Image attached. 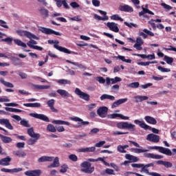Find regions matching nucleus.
Wrapping results in <instances>:
<instances>
[{
  "instance_id": "obj_57",
  "label": "nucleus",
  "mask_w": 176,
  "mask_h": 176,
  "mask_svg": "<svg viewBox=\"0 0 176 176\" xmlns=\"http://www.w3.org/2000/svg\"><path fill=\"white\" fill-rule=\"evenodd\" d=\"M20 171H23L22 168H14L11 169V174H14V173H20Z\"/></svg>"
},
{
  "instance_id": "obj_25",
  "label": "nucleus",
  "mask_w": 176,
  "mask_h": 176,
  "mask_svg": "<svg viewBox=\"0 0 176 176\" xmlns=\"http://www.w3.org/2000/svg\"><path fill=\"white\" fill-rule=\"evenodd\" d=\"M54 159V157H50V156H42L40 158L38 159V163H43L45 162H53V160Z\"/></svg>"
},
{
  "instance_id": "obj_39",
  "label": "nucleus",
  "mask_w": 176,
  "mask_h": 176,
  "mask_svg": "<svg viewBox=\"0 0 176 176\" xmlns=\"http://www.w3.org/2000/svg\"><path fill=\"white\" fill-rule=\"evenodd\" d=\"M28 134L31 138L41 137V135L39 133H35V132H34V128H30V129H28Z\"/></svg>"
},
{
  "instance_id": "obj_20",
  "label": "nucleus",
  "mask_w": 176,
  "mask_h": 176,
  "mask_svg": "<svg viewBox=\"0 0 176 176\" xmlns=\"http://www.w3.org/2000/svg\"><path fill=\"white\" fill-rule=\"evenodd\" d=\"M38 12L42 16L43 19H47V17H49V10L44 7L40 8Z\"/></svg>"
},
{
  "instance_id": "obj_48",
  "label": "nucleus",
  "mask_w": 176,
  "mask_h": 176,
  "mask_svg": "<svg viewBox=\"0 0 176 176\" xmlns=\"http://www.w3.org/2000/svg\"><path fill=\"white\" fill-rule=\"evenodd\" d=\"M57 82L60 85H71V81L65 79L58 80Z\"/></svg>"
},
{
  "instance_id": "obj_47",
  "label": "nucleus",
  "mask_w": 176,
  "mask_h": 176,
  "mask_svg": "<svg viewBox=\"0 0 176 176\" xmlns=\"http://www.w3.org/2000/svg\"><path fill=\"white\" fill-rule=\"evenodd\" d=\"M164 60L166 61V63H167V64H169V65H171L174 61V58L167 56H164Z\"/></svg>"
},
{
  "instance_id": "obj_38",
  "label": "nucleus",
  "mask_w": 176,
  "mask_h": 176,
  "mask_svg": "<svg viewBox=\"0 0 176 176\" xmlns=\"http://www.w3.org/2000/svg\"><path fill=\"white\" fill-rule=\"evenodd\" d=\"M13 155H14L15 156H18V157H25V156H27V153L21 151H13Z\"/></svg>"
},
{
  "instance_id": "obj_19",
  "label": "nucleus",
  "mask_w": 176,
  "mask_h": 176,
  "mask_svg": "<svg viewBox=\"0 0 176 176\" xmlns=\"http://www.w3.org/2000/svg\"><path fill=\"white\" fill-rule=\"evenodd\" d=\"M12 162V158L7 156L5 158L0 160V166H10V162Z\"/></svg>"
},
{
  "instance_id": "obj_63",
  "label": "nucleus",
  "mask_w": 176,
  "mask_h": 176,
  "mask_svg": "<svg viewBox=\"0 0 176 176\" xmlns=\"http://www.w3.org/2000/svg\"><path fill=\"white\" fill-rule=\"evenodd\" d=\"M69 20L71 21H80L82 20V19H80V16H76L70 18Z\"/></svg>"
},
{
  "instance_id": "obj_13",
  "label": "nucleus",
  "mask_w": 176,
  "mask_h": 176,
  "mask_svg": "<svg viewBox=\"0 0 176 176\" xmlns=\"http://www.w3.org/2000/svg\"><path fill=\"white\" fill-rule=\"evenodd\" d=\"M134 123L135 124H138V126H140L141 129H144V130L151 129V126L146 124V123H145L144 121H140L139 120H135Z\"/></svg>"
},
{
  "instance_id": "obj_45",
  "label": "nucleus",
  "mask_w": 176,
  "mask_h": 176,
  "mask_svg": "<svg viewBox=\"0 0 176 176\" xmlns=\"http://www.w3.org/2000/svg\"><path fill=\"white\" fill-rule=\"evenodd\" d=\"M117 58H119V60H121V61H123L124 63L131 64V59H126V58L123 56L119 55L118 56H117Z\"/></svg>"
},
{
  "instance_id": "obj_44",
  "label": "nucleus",
  "mask_w": 176,
  "mask_h": 176,
  "mask_svg": "<svg viewBox=\"0 0 176 176\" xmlns=\"http://www.w3.org/2000/svg\"><path fill=\"white\" fill-rule=\"evenodd\" d=\"M127 87H131V89H138V87H140V82H131L127 85Z\"/></svg>"
},
{
  "instance_id": "obj_3",
  "label": "nucleus",
  "mask_w": 176,
  "mask_h": 176,
  "mask_svg": "<svg viewBox=\"0 0 176 176\" xmlns=\"http://www.w3.org/2000/svg\"><path fill=\"white\" fill-rule=\"evenodd\" d=\"M82 169L81 171L82 173H85L86 174H91L94 173V166L91 167V164L89 162H84L80 164Z\"/></svg>"
},
{
  "instance_id": "obj_60",
  "label": "nucleus",
  "mask_w": 176,
  "mask_h": 176,
  "mask_svg": "<svg viewBox=\"0 0 176 176\" xmlns=\"http://www.w3.org/2000/svg\"><path fill=\"white\" fill-rule=\"evenodd\" d=\"M0 27H3V28H9V26L6 25V21L3 20H0Z\"/></svg>"
},
{
  "instance_id": "obj_30",
  "label": "nucleus",
  "mask_w": 176,
  "mask_h": 176,
  "mask_svg": "<svg viewBox=\"0 0 176 176\" xmlns=\"http://www.w3.org/2000/svg\"><path fill=\"white\" fill-rule=\"evenodd\" d=\"M126 159H127L128 160L131 161V163H135L137 162H138V160H140V159H138V157L134 156V155H131L130 154H126L125 155Z\"/></svg>"
},
{
  "instance_id": "obj_2",
  "label": "nucleus",
  "mask_w": 176,
  "mask_h": 176,
  "mask_svg": "<svg viewBox=\"0 0 176 176\" xmlns=\"http://www.w3.org/2000/svg\"><path fill=\"white\" fill-rule=\"evenodd\" d=\"M16 32L18 35H19V36H25L26 38H28V39H36V41H39V37L35 36L28 31L18 30L16 31Z\"/></svg>"
},
{
  "instance_id": "obj_26",
  "label": "nucleus",
  "mask_w": 176,
  "mask_h": 176,
  "mask_svg": "<svg viewBox=\"0 0 176 176\" xmlns=\"http://www.w3.org/2000/svg\"><path fill=\"white\" fill-rule=\"evenodd\" d=\"M127 100H128L127 98H122L116 100L111 105V108H116V107H119V105L122 104H124V102H127Z\"/></svg>"
},
{
  "instance_id": "obj_17",
  "label": "nucleus",
  "mask_w": 176,
  "mask_h": 176,
  "mask_svg": "<svg viewBox=\"0 0 176 176\" xmlns=\"http://www.w3.org/2000/svg\"><path fill=\"white\" fill-rule=\"evenodd\" d=\"M55 102H56V100H54V99H51L47 102V104L49 108L51 109L52 112H54L55 113H57V112H58V110L54 108Z\"/></svg>"
},
{
  "instance_id": "obj_14",
  "label": "nucleus",
  "mask_w": 176,
  "mask_h": 176,
  "mask_svg": "<svg viewBox=\"0 0 176 176\" xmlns=\"http://www.w3.org/2000/svg\"><path fill=\"white\" fill-rule=\"evenodd\" d=\"M0 124L6 126V129H8V130H13V126H12V124H10V122L8 119H0Z\"/></svg>"
},
{
  "instance_id": "obj_31",
  "label": "nucleus",
  "mask_w": 176,
  "mask_h": 176,
  "mask_svg": "<svg viewBox=\"0 0 176 176\" xmlns=\"http://www.w3.org/2000/svg\"><path fill=\"white\" fill-rule=\"evenodd\" d=\"M144 120H146V122H147V123H149L150 124H156V123H157L156 119L149 116H145Z\"/></svg>"
},
{
  "instance_id": "obj_6",
  "label": "nucleus",
  "mask_w": 176,
  "mask_h": 176,
  "mask_svg": "<svg viewBox=\"0 0 176 176\" xmlns=\"http://www.w3.org/2000/svg\"><path fill=\"white\" fill-rule=\"evenodd\" d=\"M38 31H41V32H43V34H46V35H52V34H54V35H57L58 36H61V33L58 32H56L50 28H40L38 29Z\"/></svg>"
},
{
  "instance_id": "obj_15",
  "label": "nucleus",
  "mask_w": 176,
  "mask_h": 176,
  "mask_svg": "<svg viewBox=\"0 0 176 176\" xmlns=\"http://www.w3.org/2000/svg\"><path fill=\"white\" fill-rule=\"evenodd\" d=\"M107 27L113 31V32H119V28H118V24L114 22H108L107 23Z\"/></svg>"
},
{
  "instance_id": "obj_22",
  "label": "nucleus",
  "mask_w": 176,
  "mask_h": 176,
  "mask_svg": "<svg viewBox=\"0 0 176 176\" xmlns=\"http://www.w3.org/2000/svg\"><path fill=\"white\" fill-rule=\"evenodd\" d=\"M53 163L48 165V168H56V167H60V161L58 160V157H56L53 159Z\"/></svg>"
},
{
  "instance_id": "obj_43",
  "label": "nucleus",
  "mask_w": 176,
  "mask_h": 176,
  "mask_svg": "<svg viewBox=\"0 0 176 176\" xmlns=\"http://www.w3.org/2000/svg\"><path fill=\"white\" fill-rule=\"evenodd\" d=\"M47 131H50V133H56V131H57V129H56L54 125L49 124L47 126Z\"/></svg>"
},
{
  "instance_id": "obj_34",
  "label": "nucleus",
  "mask_w": 176,
  "mask_h": 176,
  "mask_svg": "<svg viewBox=\"0 0 176 176\" xmlns=\"http://www.w3.org/2000/svg\"><path fill=\"white\" fill-rule=\"evenodd\" d=\"M41 137H32L28 140V145H35Z\"/></svg>"
},
{
  "instance_id": "obj_12",
  "label": "nucleus",
  "mask_w": 176,
  "mask_h": 176,
  "mask_svg": "<svg viewBox=\"0 0 176 176\" xmlns=\"http://www.w3.org/2000/svg\"><path fill=\"white\" fill-rule=\"evenodd\" d=\"M97 113L100 118H105L108 113V107H100L97 110Z\"/></svg>"
},
{
  "instance_id": "obj_33",
  "label": "nucleus",
  "mask_w": 176,
  "mask_h": 176,
  "mask_svg": "<svg viewBox=\"0 0 176 176\" xmlns=\"http://www.w3.org/2000/svg\"><path fill=\"white\" fill-rule=\"evenodd\" d=\"M142 11L139 12V16H144V14L148 13V14H155V13H153V12L148 10V8H144V6H142Z\"/></svg>"
},
{
  "instance_id": "obj_40",
  "label": "nucleus",
  "mask_w": 176,
  "mask_h": 176,
  "mask_svg": "<svg viewBox=\"0 0 176 176\" xmlns=\"http://www.w3.org/2000/svg\"><path fill=\"white\" fill-rule=\"evenodd\" d=\"M131 151L133 152V153H145V152H148V150L137 148H132Z\"/></svg>"
},
{
  "instance_id": "obj_37",
  "label": "nucleus",
  "mask_w": 176,
  "mask_h": 176,
  "mask_svg": "<svg viewBox=\"0 0 176 176\" xmlns=\"http://www.w3.org/2000/svg\"><path fill=\"white\" fill-rule=\"evenodd\" d=\"M14 43L17 46H21V47H27V44H25L24 42H22L21 40L19 38L14 39Z\"/></svg>"
},
{
  "instance_id": "obj_64",
  "label": "nucleus",
  "mask_w": 176,
  "mask_h": 176,
  "mask_svg": "<svg viewBox=\"0 0 176 176\" xmlns=\"http://www.w3.org/2000/svg\"><path fill=\"white\" fill-rule=\"evenodd\" d=\"M21 124L22 126H24L25 127H30V125L28 124V121H27L25 120H21Z\"/></svg>"
},
{
  "instance_id": "obj_21",
  "label": "nucleus",
  "mask_w": 176,
  "mask_h": 176,
  "mask_svg": "<svg viewBox=\"0 0 176 176\" xmlns=\"http://www.w3.org/2000/svg\"><path fill=\"white\" fill-rule=\"evenodd\" d=\"M135 100V102L138 103V102H142V101H146V100H148L149 98L146 96H135L133 97Z\"/></svg>"
},
{
  "instance_id": "obj_9",
  "label": "nucleus",
  "mask_w": 176,
  "mask_h": 176,
  "mask_svg": "<svg viewBox=\"0 0 176 176\" xmlns=\"http://www.w3.org/2000/svg\"><path fill=\"white\" fill-rule=\"evenodd\" d=\"M30 39L28 43H27V45L29 47H31V49H34V50H39L40 52H42V50H43V47H39L38 45H37V42L34 40H33L34 38H29Z\"/></svg>"
},
{
  "instance_id": "obj_29",
  "label": "nucleus",
  "mask_w": 176,
  "mask_h": 176,
  "mask_svg": "<svg viewBox=\"0 0 176 176\" xmlns=\"http://www.w3.org/2000/svg\"><path fill=\"white\" fill-rule=\"evenodd\" d=\"M0 138L1 139V141L4 144H10L13 140L10 137L5 136L3 135L0 134Z\"/></svg>"
},
{
  "instance_id": "obj_35",
  "label": "nucleus",
  "mask_w": 176,
  "mask_h": 176,
  "mask_svg": "<svg viewBox=\"0 0 176 176\" xmlns=\"http://www.w3.org/2000/svg\"><path fill=\"white\" fill-rule=\"evenodd\" d=\"M52 123L54 124H65L66 126L71 125V123H69V122L64 121V120H54L52 121Z\"/></svg>"
},
{
  "instance_id": "obj_42",
  "label": "nucleus",
  "mask_w": 176,
  "mask_h": 176,
  "mask_svg": "<svg viewBox=\"0 0 176 176\" xmlns=\"http://www.w3.org/2000/svg\"><path fill=\"white\" fill-rule=\"evenodd\" d=\"M5 109L8 112H14L15 113L23 112V110H21L19 109H14V108H12V107H6Z\"/></svg>"
},
{
  "instance_id": "obj_32",
  "label": "nucleus",
  "mask_w": 176,
  "mask_h": 176,
  "mask_svg": "<svg viewBox=\"0 0 176 176\" xmlns=\"http://www.w3.org/2000/svg\"><path fill=\"white\" fill-rule=\"evenodd\" d=\"M24 107H28L30 108H40L41 107V103L35 102V103H24Z\"/></svg>"
},
{
  "instance_id": "obj_46",
  "label": "nucleus",
  "mask_w": 176,
  "mask_h": 176,
  "mask_svg": "<svg viewBox=\"0 0 176 176\" xmlns=\"http://www.w3.org/2000/svg\"><path fill=\"white\" fill-rule=\"evenodd\" d=\"M13 41V38L12 37H7L1 40V42H6V43H8V45H12Z\"/></svg>"
},
{
  "instance_id": "obj_61",
  "label": "nucleus",
  "mask_w": 176,
  "mask_h": 176,
  "mask_svg": "<svg viewBox=\"0 0 176 176\" xmlns=\"http://www.w3.org/2000/svg\"><path fill=\"white\" fill-rule=\"evenodd\" d=\"M117 149L118 151V152H120V153H126V150H124L123 146L122 145H119L118 147H117Z\"/></svg>"
},
{
  "instance_id": "obj_52",
  "label": "nucleus",
  "mask_w": 176,
  "mask_h": 176,
  "mask_svg": "<svg viewBox=\"0 0 176 176\" xmlns=\"http://www.w3.org/2000/svg\"><path fill=\"white\" fill-rule=\"evenodd\" d=\"M118 82H122V78H120V77H115L114 78H111L112 85H115V83H118Z\"/></svg>"
},
{
  "instance_id": "obj_5",
  "label": "nucleus",
  "mask_w": 176,
  "mask_h": 176,
  "mask_svg": "<svg viewBox=\"0 0 176 176\" xmlns=\"http://www.w3.org/2000/svg\"><path fill=\"white\" fill-rule=\"evenodd\" d=\"M150 149H155L156 151H159L160 153H163L164 155H167L168 156H171L173 155V153L171 152V150L170 148L162 147V146H151L150 147Z\"/></svg>"
},
{
  "instance_id": "obj_55",
  "label": "nucleus",
  "mask_w": 176,
  "mask_h": 176,
  "mask_svg": "<svg viewBox=\"0 0 176 176\" xmlns=\"http://www.w3.org/2000/svg\"><path fill=\"white\" fill-rule=\"evenodd\" d=\"M96 107H97V104L96 103L89 104L87 105L88 111H93V109H94V108H96Z\"/></svg>"
},
{
  "instance_id": "obj_23",
  "label": "nucleus",
  "mask_w": 176,
  "mask_h": 176,
  "mask_svg": "<svg viewBox=\"0 0 176 176\" xmlns=\"http://www.w3.org/2000/svg\"><path fill=\"white\" fill-rule=\"evenodd\" d=\"M56 92L60 95V97H65L66 98H68L71 96L69 92L65 89H59L56 91Z\"/></svg>"
},
{
  "instance_id": "obj_28",
  "label": "nucleus",
  "mask_w": 176,
  "mask_h": 176,
  "mask_svg": "<svg viewBox=\"0 0 176 176\" xmlns=\"http://www.w3.org/2000/svg\"><path fill=\"white\" fill-rule=\"evenodd\" d=\"M100 100L101 101H104V100H110V101H115V96L104 94L100 96Z\"/></svg>"
},
{
  "instance_id": "obj_54",
  "label": "nucleus",
  "mask_w": 176,
  "mask_h": 176,
  "mask_svg": "<svg viewBox=\"0 0 176 176\" xmlns=\"http://www.w3.org/2000/svg\"><path fill=\"white\" fill-rule=\"evenodd\" d=\"M96 80L99 82L101 85H104L105 83V79L102 76H98L96 77Z\"/></svg>"
},
{
  "instance_id": "obj_51",
  "label": "nucleus",
  "mask_w": 176,
  "mask_h": 176,
  "mask_svg": "<svg viewBox=\"0 0 176 176\" xmlns=\"http://www.w3.org/2000/svg\"><path fill=\"white\" fill-rule=\"evenodd\" d=\"M69 160H72V162H78V156L74 154H71L69 155Z\"/></svg>"
},
{
  "instance_id": "obj_11",
  "label": "nucleus",
  "mask_w": 176,
  "mask_h": 176,
  "mask_svg": "<svg viewBox=\"0 0 176 176\" xmlns=\"http://www.w3.org/2000/svg\"><path fill=\"white\" fill-rule=\"evenodd\" d=\"M146 140L150 142L157 143L160 141V136L153 133H150L147 135Z\"/></svg>"
},
{
  "instance_id": "obj_7",
  "label": "nucleus",
  "mask_w": 176,
  "mask_h": 176,
  "mask_svg": "<svg viewBox=\"0 0 176 176\" xmlns=\"http://www.w3.org/2000/svg\"><path fill=\"white\" fill-rule=\"evenodd\" d=\"M59 43L60 42H58V41H54V47L56 49V50H58L59 52H63V53H66L67 54H71L72 53H75L74 52L69 51V50L64 47H61L58 45Z\"/></svg>"
},
{
  "instance_id": "obj_36",
  "label": "nucleus",
  "mask_w": 176,
  "mask_h": 176,
  "mask_svg": "<svg viewBox=\"0 0 176 176\" xmlns=\"http://www.w3.org/2000/svg\"><path fill=\"white\" fill-rule=\"evenodd\" d=\"M0 82L2 85H3V86H5L6 87H10V88H13L14 87V85H13V83L12 82H9L8 81H5L3 80V78H0Z\"/></svg>"
},
{
  "instance_id": "obj_1",
  "label": "nucleus",
  "mask_w": 176,
  "mask_h": 176,
  "mask_svg": "<svg viewBox=\"0 0 176 176\" xmlns=\"http://www.w3.org/2000/svg\"><path fill=\"white\" fill-rule=\"evenodd\" d=\"M116 127L120 130H129V131H134L135 130V124L129 122H118Z\"/></svg>"
},
{
  "instance_id": "obj_27",
  "label": "nucleus",
  "mask_w": 176,
  "mask_h": 176,
  "mask_svg": "<svg viewBox=\"0 0 176 176\" xmlns=\"http://www.w3.org/2000/svg\"><path fill=\"white\" fill-rule=\"evenodd\" d=\"M144 157H148L149 159H163V155H155L153 153H144Z\"/></svg>"
},
{
  "instance_id": "obj_18",
  "label": "nucleus",
  "mask_w": 176,
  "mask_h": 176,
  "mask_svg": "<svg viewBox=\"0 0 176 176\" xmlns=\"http://www.w3.org/2000/svg\"><path fill=\"white\" fill-rule=\"evenodd\" d=\"M142 173H145L148 175H151V176H162L161 174L156 173V172H149V170L145 167V165L144 166H142L141 171Z\"/></svg>"
},
{
  "instance_id": "obj_4",
  "label": "nucleus",
  "mask_w": 176,
  "mask_h": 176,
  "mask_svg": "<svg viewBox=\"0 0 176 176\" xmlns=\"http://www.w3.org/2000/svg\"><path fill=\"white\" fill-rule=\"evenodd\" d=\"M75 94L79 96V98L84 100V101H89L90 100V95L89 94L82 91L79 88H76L74 90Z\"/></svg>"
},
{
  "instance_id": "obj_8",
  "label": "nucleus",
  "mask_w": 176,
  "mask_h": 176,
  "mask_svg": "<svg viewBox=\"0 0 176 176\" xmlns=\"http://www.w3.org/2000/svg\"><path fill=\"white\" fill-rule=\"evenodd\" d=\"M70 120H73L74 122H79L76 126V127L78 129L82 126H87V124H89V121H83V120L79 117H71Z\"/></svg>"
},
{
  "instance_id": "obj_49",
  "label": "nucleus",
  "mask_w": 176,
  "mask_h": 176,
  "mask_svg": "<svg viewBox=\"0 0 176 176\" xmlns=\"http://www.w3.org/2000/svg\"><path fill=\"white\" fill-rule=\"evenodd\" d=\"M35 88L38 90H45L47 89H50V85H35Z\"/></svg>"
},
{
  "instance_id": "obj_10",
  "label": "nucleus",
  "mask_w": 176,
  "mask_h": 176,
  "mask_svg": "<svg viewBox=\"0 0 176 176\" xmlns=\"http://www.w3.org/2000/svg\"><path fill=\"white\" fill-rule=\"evenodd\" d=\"M30 116H32V118H34L35 119H40V120H43L44 122H50L49 118H47V116H46L45 114L32 113H30Z\"/></svg>"
},
{
  "instance_id": "obj_50",
  "label": "nucleus",
  "mask_w": 176,
  "mask_h": 176,
  "mask_svg": "<svg viewBox=\"0 0 176 176\" xmlns=\"http://www.w3.org/2000/svg\"><path fill=\"white\" fill-rule=\"evenodd\" d=\"M157 69L161 72H170L171 71V69L168 68L162 67V66H158Z\"/></svg>"
},
{
  "instance_id": "obj_16",
  "label": "nucleus",
  "mask_w": 176,
  "mask_h": 176,
  "mask_svg": "<svg viewBox=\"0 0 176 176\" xmlns=\"http://www.w3.org/2000/svg\"><path fill=\"white\" fill-rule=\"evenodd\" d=\"M42 174V171L39 169L34 170H28L25 172V175L27 176H39Z\"/></svg>"
},
{
  "instance_id": "obj_24",
  "label": "nucleus",
  "mask_w": 176,
  "mask_h": 176,
  "mask_svg": "<svg viewBox=\"0 0 176 176\" xmlns=\"http://www.w3.org/2000/svg\"><path fill=\"white\" fill-rule=\"evenodd\" d=\"M119 10L121 12H133L134 9H133V7L129 5H124L119 6Z\"/></svg>"
},
{
  "instance_id": "obj_59",
  "label": "nucleus",
  "mask_w": 176,
  "mask_h": 176,
  "mask_svg": "<svg viewBox=\"0 0 176 176\" xmlns=\"http://www.w3.org/2000/svg\"><path fill=\"white\" fill-rule=\"evenodd\" d=\"M161 6H163V8H164L166 10H171V9H173V7H171L169 5H167L165 3H161Z\"/></svg>"
},
{
  "instance_id": "obj_53",
  "label": "nucleus",
  "mask_w": 176,
  "mask_h": 176,
  "mask_svg": "<svg viewBox=\"0 0 176 176\" xmlns=\"http://www.w3.org/2000/svg\"><path fill=\"white\" fill-rule=\"evenodd\" d=\"M111 20H120V21H123V19L119 16L118 14H114L111 16Z\"/></svg>"
},
{
  "instance_id": "obj_56",
  "label": "nucleus",
  "mask_w": 176,
  "mask_h": 176,
  "mask_svg": "<svg viewBox=\"0 0 176 176\" xmlns=\"http://www.w3.org/2000/svg\"><path fill=\"white\" fill-rule=\"evenodd\" d=\"M131 166L133 167V168H142L144 164H132Z\"/></svg>"
},
{
  "instance_id": "obj_41",
  "label": "nucleus",
  "mask_w": 176,
  "mask_h": 176,
  "mask_svg": "<svg viewBox=\"0 0 176 176\" xmlns=\"http://www.w3.org/2000/svg\"><path fill=\"white\" fill-rule=\"evenodd\" d=\"M66 63H69V64H72L73 65H76V67H78V68H80L81 69H86V67H85V65H83L82 64H79L78 63L72 62L69 60H67Z\"/></svg>"
},
{
  "instance_id": "obj_62",
  "label": "nucleus",
  "mask_w": 176,
  "mask_h": 176,
  "mask_svg": "<svg viewBox=\"0 0 176 176\" xmlns=\"http://www.w3.org/2000/svg\"><path fill=\"white\" fill-rule=\"evenodd\" d=\"M135 45H144V40L141 37H138Z\"/></svg>"
},
{
  "instance_id": "obj_58",
  "label": "nucleus",
  "mask_w": 176,
  "mask_h": 176,
  "mask_svg": "<svg viewBox=\"0 0 176 176\" xmlns=\"http://www.w3.org/2000/svg\"><path fill=\"white\" fill-rule=\"evenodd\" d=\"M120 114L118 113H113V114H109L107 116V118L109 119H116V118H119Z\"/></svg>"
}]
</instances>
